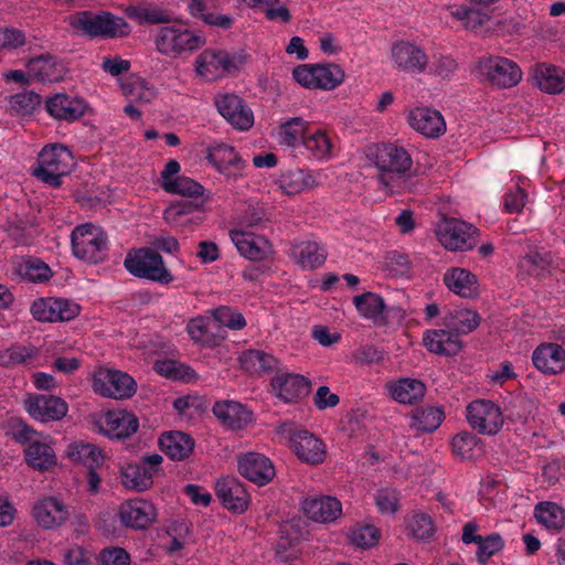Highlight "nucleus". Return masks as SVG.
I'll return each instance as SVG.
<instances>
[{
    "mask_svg": "<svg viewBox=\"0 0 565 565\" xmlns=\"http://www.w3.org/2000/svg\"><path fill=\"white\" fill-rule=\"evenodd\" d=\"M72 29L88 38H115L129 33V26L126 21L107 11L94 13L92 11H81L70 17Z\"/></svg>",
    "mask_w": 565,
    "mask_h": 565,
    "instance_id": "nucleus-1",
    "label": "nucleus"
},
{
    "mask_svg": "<svg viewBox=\"0 0 565 565\" xmlns=\"http://www.w3.org/2000/svg\"><path fill=\"white\" fill-rule=\"evenodd\" d=\"M74 166L72 151L64 145L53 143L45 146L39 153L33 175L53 188H60L62 179L72 171Z\"/></svg>",
    "mask_w": 565,
    "mask_h": 565,
    "instance_id": "nucleus-2",
    "label": "nucleus"
},
{
    "mask_svg": "<svg viewBox=\"0 0 565 565\" xmlns=\"http://www.w3.org/2000/svg\"><path fill=\"white\" fill-rule=\"evenodd\" d=\"M205 44V38L183 24L164 25L157 30L156 50L168 57L177 58L193 53Z\"/></svg>",
    "mask_w": 565,
    "mask_h": 565,
    "instance_id": "nucleus-3",
    "label": "nucleus"
},
{
    "mask_svg": "<svg viewBox=\"0 0 565 565\" xmlns=\"http://www.w3.org/2000/svg\"><path fill=\"white\" fill-rule=\"evenodd\" d=\"M72 249L75 257L86 263L97 264L107 256L106 233L93 224L78 225L72 232Z\"/></svg>",
    "mask_w": 565,
    "mask_h": 565,
    "instance_id": "nucleus-4",
    "label": "nucleus"
},
{
    "mask_svg": "<svg viewBox=\"0 0 565 565\" xmlns=\"http://www.w3.org/2000/svg\"><path fill=\"white\" fill-rule=\"evenodd\" d=\"M477 76L499 88L515 86L522 78V71L515 62L503 56H487L478 61Z\"/></svg>",
    "mask_w": 565,
    "mask_h": 565,
    "instance_id": "nucleus-5",
    "label": "nucleus"
},
{
    "mask_svg": "<svg viewBox=\"0 0 565 565\" xmlns=\"http://www.w3.org/2000/svg\"><path fill=\"white\" fill-rule=\"evenodd\" d=\"M124 265L136 277L146 278L162 285H168L173 280V276L166 267L161 255L150 248H141L134 254H128Z\"/></svg>",
    "mask_w": 565,
    "mask_h": 565,
    "instance_id": "nucleus-6",
    "label": "nucleus"
},
{
    "mask_svg": "<svg viewBox=\"0 0 565 565\" xmlns=\"http://www.w3.org/2000/svg\"><path fill=\"white\" fill-rule=\"evenodd\" d=\"M294 79L309 89L331 90L344 81V71L335 64H302L292 71Z\"/></svg>",
    "mask_w": 565,
    "mask_h": 565,
    "instance_id": "nucleus-7",
    "label": "nucleus"
},
{
    "mask_svg": "<svg viewBox=\"0 0 565 565\" xmlns=\"http://www.w3.org/2000/svg\"><path fill=\"white\" fill-rule=\"evenodd\" d=\"M277 433L286 439L298 458L308 463H320L326 458V446L308 430L296 429L294 424L284 423Z\"/></svg>",
    "mask_w": 565,
    "mask_h": 565,
    "instance_id": "nucleus-8",
    "label": "nucleus"
},
{
    "mask_svg": "<svg viewBox=\"0 0 565 565\" xmlns=\"http://www.w3.org/2000/svg\"><path fill=\"white\" fill-rule=\"evenodd\" d=\"M466 418L473 430L486 436H495L504 424L500 406L491 399L470 402L466 407Z\"/></svg>",
    "mask_w": 565,
    "mask_h": 565,
    "instance_id": "nucleus-9",
    "label": "nucleus"
},
{
    "mask_svg": "<svg viewBox=\"0 0 565 565\" xmlns=\"http://www.w3.org/2000/svg\"><path fill=\"white\" fill-rule=\"evenodd\" d=\"M243 63L242 55L218 49H206L195 60L198 75L206 81L217 79L238 68Z\"/></svg>",
    "mask_w": 565,
    "mask_h": 565,
    "instance_id": "nucleus-10",
    "label": "nucleus"
},
{
    "mask_svg": "<svg viewBox=\"0 0 565 565\" xmlns=\"http://www.w3.org/2000/svg\"><path fill=\"white\" fill-rule=\"evenodd\" d=\"M13 435L18 441L29 443L24 456L30 467L39 471H46L56 465V455L51 445L47 441L36 439V433L30 427L21 424L17 426Z\"/></svg>",
    "mask_w": 565,
    "mask_h": 565,
    "instance_id": "nucleus-11",
    "label": "nucleus"
},
{
    "mask_svg": "<svg viewBox=\"0 0 565 565\" xmlns=\"http://www.w3.org/2000/svg\"><path fill=\"white\" fill-rule=\"evenodd\" d=\"M391 61L395 70L412 75L425 73L429 65V56L425 49L405 40L392 44Z\"/></svg>",
    "mask_w": 565,
    "mask_h": 565,
    "instance_id": "nucleus-12",
    "label": "nucleus"
},
{
    "mask_svg": "<svg viewBox=\"0 0 565 565\" xmlns=\"http://www.w3.org/2000/svg\"><path fill=\"white\" fill-rule=\"evenodd\" d=\"M96 393L116 399L129 398L137 390L136 381L128 374L114 369H99L93 376Z\"/></svg>",
    "mask_w": 565,
    "mask_h": 565,
    "instance_id": "nucleus-13",
    "label": "nucleus"
},
{
    "mask_svg": "<svg viewBox=\"0 0 565 565\" xmlns=\"http://www.w3.org/2000/svg\"><path fill=\"white\" fill-rule=\"evenodd\" d=\"M477 228L457 218H444L436 226L439 243L448 250H468L476 245Z\"/></svg>",
    "mask_w": 565,
    "mask_h": 565,
    "instance_id": "nucleus-14",
    "label": "nucleus"
},
{
    "mask_svg": "<svg viewBox=\"0 0 565 565\" xmlns=\"http://www.w3.org/2000/svg\"><path fill=\"white\" fill-rule=\"evenodd\" d=\"M162 463V456L152 454L145 456L140 463H127L121 468L120 480L125 488L145 491L153 483V476Z\"/></svg>",
    "mask_w": 565,
    "mask_h": 565,
    "instance_id": "nucleus-15",
    "label": "nucleus"
},
{
    "mask_svg": "<svg viewBox=\"0 0 565 565\" xmlns=\"http://www.w3.org/2000/svg\"><path fill=\"white\" fill-rule=\"evenodd\" d=\"M214 104L221 114L235 129L248 130L254 125V114L247 104L235 94H218Z\"/></svg>",
    "mask_w": 565,
    "mask_h": 565,
    "instance_id": "nucleus-16",
    "label": "nucleus"
},
{
    "mask_svg": "<svg viewBox=\"0 0 565 565\" xmlns=\"http://www.w3.org/2000/svg\"><path fill=\"white\" fill-rule=\"evenodd\" d=\"M157 509L143 499L128 500L120 504L118 516L121 524L132 530H146L157 520Z\"/></svg>",
    "mask_w": 565,
    "mask_h": 565,
    "instance_id": "nucleus-17",
    "label": "nucleus"
},
{
    "mask_svg": "<svg viewBox=\"0 0 565 565\" xmlns=\"http://www.w3.org/2000/svg\"><path fill=\"white\" fill-rule=\"evenodd\" d=\"M299 153L309 161L328 162L335 157V143L327 130L310 128L301 142Z\"/></svg>",
    "mask_w": 565,
    "mask_h": 565,
    "instance_id": "nucleus-18",
    "label": "nucleus"
},
{
    "mask_svg": "<svg viewBox=\"0 0 565 565\" xmlns=\"http://www.w3.org/2000/svg\"><path fill=\"white\" fill-rule=\"evenodd\" d=\"M375 166L383 172L396 175L404 174L412 166L409 153L403 148L393 143L381 145L375 151ZM396 181H406L401 177Z\"/></svg>",
    "mask_w": 565,
    "mask_h": 565,
    "instance_id": "nucleus-19",
    "label": "nucleus"
},
{
    "mask_svg": "<svg viewBox=\"0 0 565 565\" xmlns=\"http://www.w3.org/2000/svg\"><path fill=\"white\" fill-rule=\"evenodd\" d=\"M138 427V418L122 409L107 412L99 419L100 431L111 439L127 438L135 434Z\"/></svg>",
    "mask_w": 565,
    "mask_h": 565,
    "instance_id": "nucleus-20",
    "label": "nucleus"
},
{
    "mask_svg": "<svg viewBox=\"0 0 565 565\" xmlns=\"http://www.w3.org/2000/svg\"><path fill=\"white\" fill-rule=\"evenodd\" d=\"M273 394L284 403H292L307 395L309 382L299 374L279 372L271 379Z\"/></svg>",
    "mask_w": 565,
    "mask_h": 565,
    "instance_id": "nucleus-21",
    "label": "nucleus"
},
{
    "mask_svg": "<svg viewBox=\"0 0 565 565\" xmlns=\"http://www.w3.org/2000/svg\"><path fill=\"white\" fill-rule=\"evenodd\" d=\"M215 492L222 505L236 513L244 512L250 501L243 483L234 477L218 479L215 483Z\"/></svg>",
    "mask_w": 565,
    "mask_h": 565,
    "instance_id": "nucleus-22",
    "label": "nucleus"
},
{
    "mask_svg": "<svg viewBox=\"0 0 565 565\" xmlns=\"http://www.w3.org/2000/svg\"><path fill=\"white\" fill-rule=\"evenodd\" d=\"M25 408L32 418L41 422L58 420L68 409L64 399L53 395L30 396L25 401Z\"/></svg>",
    "mask_w": 565,
    "mask_h": 565,
    "instance_id": "nucleus-23",
    "label": "nucleus"
},
{
    "mask_svg": "<svg viewBox=\"0 0 565 565\" xmlns=\"http://www.w3.org/2000/svg\"><path fill=\"white\" fill-rule=\"evenodd\" d=\"M324 178L322 170H289L280 175L279 188L287 195H295L322 185Z\"/></svg>",
    "mask_w": 565,
    "mask_h": 565,
    "instance_id": "nucleus-24",
    "label": "nucleus"
},
{
    "mask_svg": "<svg viewBox=\"0 0 565 565\" xmlns=\"http://www.w3.org/2000/svg\"><path fill=\"white\" fill-rule=\"evenodd\" d=\"M409 126L427 138H438L446 131L443 115L430 107H416L407 115Z\"/></svg>",
    "mask_w": 565,
    "mask_h": 565,
    "instance_id": "nucleus-25",
    "label": "nucleus"
},
{
    "mask_svg": "<svg viewBox=\"0 0 565 565\" xmlns=\"http://www.w3.org/2000/svg\"><path fill=\"white\" fill-rule=\"evenodd\" d=\"M533 365L545 375H556L565 371V349L557 343H541L532 353Z\"/></svg>",
    "mask_w": 565,
    "mask_h": 565,
    "instance_id": "nucleus-26",
    "label": "nucleus"
},
{
    "mask_svg": "<svg viewBox=\"0 0 565 565\" xmlns=\"http://www.w3.org/2000/svg\"><path fill=\"white\" fill-rule=\"evenodd\" d=\"M190 14L203 23L228 30L234 24V18L230 14H222L221 0H191L188 4Z\"/></svg>",
    "mask_w": 565,
    "mask_h": 565,
    "instance_id": "nucleus-27",
    "label": "nucleus"
},
{
    "mask_svg": "<svg viewBox=\"0 0 565 565\" xmlns=\"http://www.w3.org/2000/svg\"><path fill=\"white\" fill-rule=\"evenodd\" d=\"M238 470L249 481L259 486L275 477V467L269 458L258 452H248L238 460Z\"/></svg>",
    "mask_w": 565,
    "mask_h": 565,
    "instance_id": "nucleus-28",
    "label": "nucleus"
},
{
    "mask_svg": "<svg viewBox=\"0 0 565 565\" xmlns=\"http://www.w3.org/2000/svg\"><path fill=\"white\" fill-rule=\"evenodd\" d=\"M230 236L239 254L249 260H263L271 253V246L264 236L233 230Z\"/></svg>",
    "mask_w": 565,
    "mask_h": 565,
    "instance_id": "nucleus-29",
    "label": "nucleus"
},
{
    "mask_svg": "<svg viewBox=\"0 0 565 565\" xmlns=\"http://www.w3.org/2000/svg\"><path fill=\"white\" fill-rule=\"evenodd\" d=\"M306 515L320 523L332 522L342 513L341 502L329 495L310 497L302 502Z\"/></svg>",
    "mask_w": 565,
    "mask_h": 565,
    "instance_id": "nucleus-30",
    "label": "nucleus"
},
{
    "mask_svg": "<svg viewBox=\"0 0 565 565\" xmlns=\"http://www.w3.org/2000/svg\"><path fill=\"white\" fill-rule=\"evenodd\" d=\"M289 256L301 269L312 270L323 265L327 250L316 241H301L291 245Z\"/></svg>",
    "mask_w": 565,
    "mask_h": 565,
    "instance_id": "nucleus-31",
    "label": "nucleus"
},
{
    "mask_svg": "<svg viewBox=\"0 0 565 565\" xmlns=\"http://www.w3.org/2000/svg\"><path fill=\"white\" fill-rule=\"evenodd\" d=\"M86 107L83 99L66 94H56L46 100L49 114L60 120H77L85 114Z\"/></svg>",
    "mask_w": 565,
    "mask_h": 565,
    "instance_id": "nucleus-32",
    "label": "nucleus"
},
{
    "mask_svg": "<svg viewBox=\"0 0 565 565\" xmlns=\"http://www.w3.org/2000/svg\"><path fill=\"white\" fill-rule=\"evenodd\" d=\"M32 515L40 526L52 529L61 525L66 520L67 510L62 501L49 497L35 503Z\"/></svg>",
    "mask_w": 565,
    "mask_h": 565,
    "instance_id": "nucleus-33",
    "label": "nucleus"
},
{
    "mask_svg": "<svg viewBox=\"0 0 565 565\" xmlns=\"http://www.w3.org/2000/svg\"><path fill=\"white\" fill-rule=\"evenodd\" d=\"M423 342L428 351L446 356L457 354L462 347L459 335L449 329L427 330L424 333Z\"/></svg>",
    "mask_w": 565,
    "mask_h": 565,
    "instance_id": "nucleus-34",
    "label": "nucleus"
},
{
    "mask_svg": "<svg viewBox=\"0 0 565 565\" xmlns=\"http://www.w3.org/2000/svg\"><path fill=\"white\" fill-rule=\"evenodd\" d=\"M213 414L226 428L232 430L242 429L252 422L250 412L244 405L234 401L215 403Z\"/></svg>",
    "mask_w": 565,
    "mask_h": 565,
    "instance_id": "nucleus-35",
    "label": "nucleus"
},
{
    "mask_svg": "<svg viewBox=\"0 0 565 565\" xmlns=\"http://www.w3.org/2000/svg\"><path fill=\"white\" fill-rule=\"evenodd\" d=\"M534 84L546 94H561L565 89V71L548 63H539L533 67Z\"/></svg>",
    "mask_w": 565,
    "mask_h": 565,
    "instance_id": "nucleus-36",
    "label": "nucleus"
},
{
    "mask_svg": "<svg viewBox=\"0 0 565 565\" xmlns=\"http://www.w3.org/2000/svg\"><path fill=\"white\" fill-rule=\"evenodd\" d=\"M241 367L250 375L260 376L277 371L279 360L273 354L263 350L249 349L243 351L238 356Z\"/></svg>",
    "mask_w": 565,
    "mask_h": 565,
    "instance_id": "nucleus-37",
    "label": "nucleus"
},
{
    "mask_svg": "<svg viewBox=\"0 0 565 565\" xmlns=\"http://www.w3.org/2000/svg\"><path fill=\"white\" fill-rule=\"evenodd\" d=\"M28 75L32 81L58 82L64 76V67L52 56H38L26 64Z\"/></svg>",
    "mask_w": 565,
    "mask_h": 565,
    "instance_id": "nucleus-38",
    "label": "nucleus"
},
{
    "mask_svg": "<svg viewBox=\"0 0 565 565\" xmlns=\"http://www.w3.org/2000/svg\"><path fill=\"white\" fill-rule=\"evenodd\" d=\"M444 282L454 294L469 298L478 294L477 277L467 269L454 267L444 275Z\"/></svg>",
    "mask_w": 565,
    "mask_h": 565,
    "instance_id": "nucleus-39",
    "label": "nucleus"
},
{
    "mask_svg": "<svg viewBox=\"0 0 565 565\" xmlns=\"http://www.w3.org/2000/svg\"><path fill=\"white\" fill-rule=\"evenodd\" d=\"M551 265L552 256L550 253L539 250L530 252L519 262L518 277L521 280L541 278L550 271Z\"/></svg>",
    "mask_w": 565,
    "mask_h": 565,
    "instance_id": "nucleus-40",
    "label": "nucleus"
},
{
    "mask_svg": "<svg viewBox=\"0 0 565 565\" xmlns=\"http://www.w3.org/2000/svg\"><path fill=\"white\" fill-rule=\"evenodd\" d=\"M390 396L402 404H413L426 392L424 383L416 379L403 377L386 384Z\"/></svg>",
    "mask_w": 565,
    "mask_h": 565,
    "instance_id": "nucleus-41",
    "label": "nucleus"
},
{
    "mask_svg": "<svg viewBox=\"0 0 565 565\" xmlns=\"http://www.w3.org/2000/svg\"><path fill=\"white\" fill-rule=\"evenodd\" d=\"M159 445L172 460H182L192 452L194 441L190 435L182 431H169L161 435Z\"/></svg>",
    "mask_w": 565,
    "mask_h": 565,
    "instance_id": "nucleus-42",
    "label": "nucleus"
},
{
    "mask_svg": "<svg viewBox=\"0 0 565 565\" xmlns=\"http://www.w3.org/2000/svg\"><path fill=\"white\" fill-rule=\"evenodd\" d=\"M310 122L301 117H291L279 125L278 140L282 146H287L298 151L305 136L310 130Z\"/></svg>",
    "mask_w": 565,
    "mask_h": 565,
    "instance_id": "nucleus-43",
    "label": "nucleus"
},
{
    "mask_svg": "<svg viewBox=\"0 0 565 565\" xmlns=\"http://www.w3.org/2000/svg\"><path fill=\"white\" fill-rule=\"evenodd\" d=\"M67 457L75 463L92 468H99L104 463L103 451L94 444L85 441H73L67 446Z\"/></svg>",
    "mask_w": 565,
    "mask_h": 565,
    "instance_id": "nucleus-44",
    "label": "nucleus"
},
{
    "mask_svg": "<svg viewBox=\"0 0 565 565\" xmlns=\"http://www.w3.org/2000/svg\"><path fill=\"white\" fill-rule=\"evenodd\" d=\"M14 273L29 282H44L52 277L51 268L34 257L19 258L14 262Z\"/></svg>",
    "mask_w": 565,
    "mask_h": 565,
    "instance_id": "nucleus-45",
    "label": "nucleus"
},
{
    "mask_svg": "<svg viewBox=\"0 0 565 565\" xmlns=\"http://www.w3.org/2000/svg\"><path fill=\"white\" fill-rule=\"evenodd\" d=\"M479 323V315L467 308H456L444 317L445 327L458 335L473 331Z\"/></svg>",
    "mask_w": 565,
    "mask_h": 565,
    "instance_id": "nucleus-46",
    "label": "nucleus"
},
{
    "mask_svg": "<svg viewBox=\"0 0 565 565\" xmlns=\"http://www.w3.org/2000/svg\"><path fill=\"white\" fill-rule=\"evenodd\" d=\"M126 14L139 24H159L172 21L171 12L146 3L127 7Z\"/></svg>",
    "mask_w": 565,
    "mask_h": 565,
    "instance_id": "nucleus-47",
    "label": "nucleus"
},
{
    "mask_svg": "<svg viewBox=\"0 0 565 565\" xmlns=\"http://www.w3.org/2000/svg\"><path fill=\"white\" fill-rule=\"evenodd\" d=\"M534 515L547 530L558 531L565 526V510L553 502H541L535 507Z\"/></svg>",
    "mask_w": 565,
    "mask_h": 565,
    "instance_id": "nucleus-48",
    "label": "nucleus"
},
{
    "mask_svg": "<svg viewBox=\"0 0 565 565\" xmlns=\"http://www.w3.org/2000/svg\"><path fill=\"white\" fill-rule=\"evenodd\" d=\"M444 420V413L438 407H425L414 409L411 416V427L418 431L431 433L436 430Z\"/></svg>",
    "mask_w": 565,
    "mask_h": 565,
    "instance_id": "nucleus-49",
    "label": "nucleus"
},
{
    "mask_svg": "<svg viewBox=\"0 0 565 565\" xmlns=\"http://www.w3.org/2000/svg\"><path fill=\"white\" fill-rule=\"evenodd\" d=\"M122 94L130 103L148 104L156 97V88L146 79L137 77L122 85Z\"/></svg>",
    "mask_w": 565,
    "mask_h": 565,
    "instance_id": "nucleus-50",
    "label": "nucleus"
},
{
    "mask_svg": "<svg viewBox=\"0 0 565 565\" xmlns=\"http://www.w3.org/2000/svg\"><path fill=\"white\" fill-rule=\"evenodd\" d=\"M353 303L361 316L373 320L381 318L385 309L383 298L374 292H364L355 296Z\"/></svg>",
    "mask_w": 565,
    "mask_h": 565,
    "instance_id": "nucleus-51",
    "label": "nucleus"
},
{
    "mask_svg": "<svg viewBox=\"0 0 565 565\" xmlns=\"http://www.w3.org/2000/svg\"><path fill=\"white\" fill-rule=\"evenodd\" d=\"M452 452L460 459H470L481 451L479 438L470 431L458 433L451 441Z\"/></svg>",
    "mask_w": 565,
    "mask_h": 565,
    "instance_id": "nucleus-52",
    "label": "nucleus"
},
{
    "mask_svg": "<svg viewBox=\"0 0 565 565\" xmlns=\"http://www.w3.org/2000/svg\"><path fill=\"white\" fill-rule=\"evenodd\" d=\"M209 158L220 170H224L228 167H235L241 169L243 161L235 151V149L228 145L222 143L213 148L210 152Z\"/></svg>",
    "mask_w": 565,
    "mask_h": 565,
    "instance_id": "nucleus-53",
    "label": "nucleus"
},
{
    "mask_svg": "<svg viewBox=\"0 0 565 565\" xmlns=\"http://www.w3.org/2000/svg\"><path fill=\"white\" fill-rule=\"evenodd\" d=\"M476 556L480 564L486 565L488 561L501 551L504 546V541L498 533H492L487 536H482L477 543Z\"/></svg>",
    "mask_w": 565,
    "mask_h": 565,
    "instance_id": "nucleus-54",
    "label": "nucleus"
},
{
    "mask_svg": "<svg viewBox=\"0 0 565 565\" xmlns=\"http://www.w3.org/2000/svg\"><path fill=\"white\" fill-rule=\"evenodd\" d=\"M10 108L18 115H30L41 104V96L34 92L28 90L15 94L10 98Z\"/></svg>",
    "mask_w": 565,
    "mask_h": 565,
    "instance_id": "nucleus-55",
    "label": "nucleus"
},
{
    "mask_svg": "<svg viewBox=\"0 0 565 565\" xmlns=\"http://www.w3.org/2000/svg\"><path fill=\"white\" fill-rule=\"evenodd\" d=\"M35 349L26 345H11L0 351V365L14 366L35 355Z\"/></svg>",
    "mask_w": 565,
    "mask_h": 565,
    "instance_id": "nucleus-56",
    "label": "nucleus"
},
{
    "mask_svg": "<svg viewBox=\"0 0 565 565\" xmlns=\"http://www.w3.org/2000/svg\"><path fill=\"white\" fill-rule=\"evenodd\" d=\"M153 369L158 374L173 380H185L194 374L189 366L174 360L157 361Z\"/></svg>",
    "mask_w": 565,
    "mask_h": 565,
    "instance_id": "nucleus-57",
    "label": "nucleus"
},
{
    "mask_svg": "<svg viewBox=\"0 0 565 565\" xmlns=\"http://www.w3.org/2000/svg\"><path fill=\"white\" fill-rule=\"evenodd\" d=\"M451 15L458 21H461L463 26L469 30L479 28L489 19L488 14L481 10L470 9L462 6L452 8Z\"/></svg>",
    "mask_w": 565,
    "mask_h": 565,
    "instance_id": "nucleus-58",
    "label": "nucleus"
},
{
    "mask_svg": "<svg viewBox=\"0 0 565 565\" xmlns=\"http://www.w3.org/2000/svg\"><path fill=\"white\" fill-rule=\"evenodd\" d=\"M212 313L215 321L231 330H241L246 326L243 315L231 307L221 306L213 310Z\"/></svg>",
    "mask_w": 565,
    "mask_h": 565,
    "instance_id": "nucleus-59",
    "label": "nucleus"
},
{
    "mask_svg": "<svg viewBox=\"0 0 565 565\" xmlns=\"http://www.w3.org/2000/svg\"><path fill=\"white\" fill-rule=\"evenodd\" d=\"M166 191L182 196L196 198L203 193V186L191 178L178 177L173 182L167 183Z\"/></svg>",
    "mask_w": 565,
    "mask_h": 565,
    "instance_id": "nucleus-60",
    "label": "nucleus"
},
{
    "mask_svg": "<svg viewBox=\"0 0 565 565\" xmlns=\"http://www.w3.org/2000/svg\"><path fill=\"white\" fill-rule=\"evenodd\" d=\"M55 298H40L31 305V313L38 321L55 322Z\"/></svg>",
    "mask_w": 565,
    "mask_h": 565,
    "instance_id": "nucleus-61",
    "label": "nucleus"
},
{
    "mask_svg": "<svg viewBox=\"0 0 565 565\" xmlns=\"http://www.w3.org/2000/svg\"><path fill=\"white\" fill-rule=\"evenodd\" d=\"M350 537L354 545L369 548L377 543L380 531L373 525H362L353 529Z\"/></svg>",
    "mask_w": 565,
    "mask_h": 565,
    "instance_id": "nucleus-62",
    "label": "nucleus"
},
{
    "mask_svg": "<svg viewBox=\"0 0 565 565\" xmlns=\"http://www.w3.org/2000/svg\"><path fill=\"white\" fill-rule=\"evenodd\" d=\"M375 504L383 514H394L398 509V493L394 489H381L376 492Z\"/></svg>",
    "mask_w": 565,
    "mask_h": 565,
    "instance_id": "nucleus-63",
    "label": "nucleus"
},
{
    "mask_svg": "<svg viewBox=\"0 0 565 565\" xmlns=\"http://www.w3.org/2000/svg\"><path fill=\"white\" fill-rule=\"evenodd\" d=\"M409 530L417 540H427L434 533V525L430 516L418 513L412 516L409 521Z\"/></svg>",
    "mask_w": 565,
    "mask_h": 565,
    "instance_id": "nucleus-64",
    "label": "nucleus"
}]
</instances>
